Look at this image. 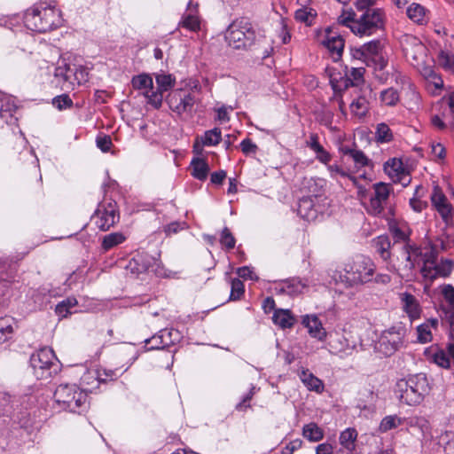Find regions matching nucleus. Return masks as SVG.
Returning <instances> with one entry per match:
<instances>
[{"label":"nucleus","instance_id":"obj_3","mask_svg":"<svg viewBox=\"0 0 454 454\" xmlns=\"http://www.w3.org/2000/svg\"><path fill=\"white\" fill-rule=\"evenodd\" d=\"M24 21L28 29L45 33L60 27L63 19L54 4L40 3L26 12Z\"/></svg>","mask_w":454,"mask_h":454},{"label":"nucleus","instance_id":"obj_63","mask_svg":"<svg viewBox=\"0 0 454 454\" xmlns=\"http://www.w3.org/2000/svg\"><path fill=\"white\" fill-rule=\"evenodd\" d=\"M240 147L245 154L255 153L257 151V145L249 138L242 140Z\"/></svg>","mask_w":454,"mask_h":454},{"label":"nucleus","instance_id":"obj_55","mask_svg":"<svg viewBox=\"0 0 454 454\" xmlns=\"http://www.w3.org/2000/svg\"><path fill=\"white\" fill-rule=\"evenodd\" d=\"M98 373V379L100 383H106L117 380L119 377L118 370H111L106 368H96Z\"/></svg>","mask_w":454,"mask_h":454},{"label":"nucleus","instance_id":"obj_54","mask_svg":"<svg viewBox=\"0 0 454 454\" xmlns=\"http://www.w3.org/2000/svg\"><path fill=\"white\" fill-rule=\"evenodd\" d=\"M245 292V286L243 282L239 278H234L231 280V294H230V300L231 301H237L241 298V296L244 294Z\"/></svg>","mask_w":454,"mask_h":454},{"label":"nucleus","instance_id":"obj_61","mask_svg":"<svg viewBox=\"0 0 454 454\" xmlns=\"http://www.w3.org/2000/svg\"><path fill=\"white\" fill-rule=\"evenodd\" d=\"M351 158L357 168L364 167L369 164V159L360 150H355V152L352 153Z\"/></svg>","mask_w":454,"mask_h":454},{"label":"nucleus","instance_id":"obj_24","mask_svg":"<svg viewBox=\"0 0 454 454\" xmlns=\"http://www.w3.org/2000/svg\"><path fill=\"white\" fill-rule=\"evenodd\" d=\"M399 296L403 309L411 321L419 318L421 308L417 298L409 293H402Z\"/></svg>","mask_w":454,"mask_h":454},{"label":"nucleus","instance_id":"obj_21","mask_svg":"<svg viewBox=\"0 0 454 454\" xmlns=\"http://www.w3.org/2000/svg\"><path fill=\"white\" fill-rule=\"evenodd\" d=\"M320 42L321 44L329 51L335 60L341 57L344 49V40L340 35L333 32L331 27L325 29L323 38Z\"/></svg>","mask_w":454,"mask_h":454},{"label":"nucleus","instance_id":"obj_46","mask_svg":"<svg viewBox=\"0 0 454 454\" xmlns=\"http://www.w3.org/2000/svg\"><path fill=\"white\" fill-rule=\"evenodd\" d=\"M155 80L157 89L154 90V92H160L162 96L165 91H168L175 85V79L170 74H157Z\"/></svg>","mask_w":454,"mask_h":454},{"label":"nucleus","instance_id":"obj_43","mask_svg":"<svg viewBox=\"0 0 454 454\" xmlns=\"http://www.w3.org/2000/svg\"><path fill=\"white\" fill-rule=\"evenodd\" d=\"M408 18L415 23L422 24L426 20V9L419 4H411L407 7Z\"/></svg>","mask_w":454,"mask_h":454},{"label":"nucleus","instance_id":"obj_1","mask_svg":"<svg viewBox=\"0 0 454 454\" xmlns=\"http://www.w3.org/2000/svg\"><path fill=\"white\" fill-rule=\"evenodd\" d=\"M386 15L382 9H370L363 12L358 18L352 11H344L338 17V23L345 26L356 35L369 36L383 29Z\"/></svg>","mask_w":454,"mask_h":454},{"label":"nucleus","instance_id":"obj_40","mask_svg":"<svg viewBox=\"0 0 454 454\" xmlns=\"http://www.w3.org/2000/svg\"><path fill=\"white\" fill-rule=\"evenodd\" d=\"M419 73L423 77L429 82L430 85L434 86L435 90H440L443 87V81L442 77L434 70V68L427 65Z\"/></svg>","mask_w":454,"mask_h":454},{"label":"nucleus","instance_id":"obj_38","mask_svg":"<svg viewBox=\"0 0 454 454\" xmlns=\"http://www.w3.org/2000/svg\"><path fill=\"white\" fill-rule=\"evenodd\" d=\"M302 435L309 442H319L324 438V430L316 423L310 422L304 425L302 428Z\"/></svg>","mask_w":454,"mask_h":454},{"label":"nucleus","instance_id":"obj_16","mask_svg":"<svg viewBox=\"0 0 454 454\" xmlns=\"http://www.w3.org/2000/svg\"><path fill=\"white\" fill-rule=\"evenodd\" d=\"M119 213L115 202L101 203L92 215L95 225L102 231L113 227L119 221Z\"/></svg>","mask_w":454,"mask_h":454},{"label":"nucleus","instance_id":"obj_39","mask_svg":"<svg viewBox=\"0 0 454 454\" xmlns=\"http://www.w3.org/2000/svg\"><path fill=\"white\" fill-rule=\"evenodd\" d=\"M410 428H416L421 435L425 436L430 432V423L427 419L422 416H415L405 420Z\"/></svg>","mask_w":454,"mask_h":454},{"label":"nucleus","instance_id":"obj_2","mask_svg":"<svg viewBox=\"0 0 454 454\" xmlns=\"http://www.w3.org/2000/svg\"><path fill=\"white\" fill-rule=\"evenodd\" d=\"M450 235L443 234L438 238L428 251L424 252L423 265L420 269L424 278L430 281L437 278H447L454 269V262L450 259L437 260L439 251H446L450 247Z\"/></svg>","mask_w":454,"mask_h":454},{"label":"nucleus","instance_id":"obj_58","mask_svg":"<svg viewBox=\"0 0 454 454\" xmlns=\"http://www.w3.org/2000/svg\"><path fill=\"white\" fill-rule=\"evenodd\" d=\"M377 139L379 142L386 143L392 140V133L389 127L385 123H380L377 127Z\"/></svg>","mask_w":454,"mask_h":454},{"label":"nucleus","instance_id":"obj_53","mask_svg":"<svg viewBox=\"0 0 454 454\" xmlns=\"http://www.w3.org/2000/svg\"><path fill=\"white\" fill-rule=\"evenodd\" d=\"M181 25L191 31H197L200 29V22L197 15L188 13L184 15Z\"/></svg>","mask_w":454,"mask_h":454},{"label":"nucleus","instance_id":"obj_4","mask_svg":"<svg viewBox=\"0 0 454 454\" xmlns=\"http://www.w3.org/2000/svg\"><path fill=\"white\" fill-rule=\"evenodd\" d=\"M429 383L423 373L401 379L396 382L395 393L400 402L407 405H418L429 393Z\"/></svg>","mask_w":454,"mask_h":454},{"label":"nucleus","instance_id":"obj_9","mask_svg":"<svg viewBox=\"0 0 454 454\" xmlns=\"http://www.w3.org/2000/svg\"><path fill=\"white\" fill-rule=\"evenodd\" d=\"M424 253L417 247L404 245L390 262L388 270L395 272L401 278L413 276L416 265L423 262Z\"/></svg>","mask_w":454,"mask_h":454},{"label":"nucleus","instance_id":"obj_26","mask_svg":"<svg viewBox=\"0 0 454 454\" xmlns=\"http://www.w3.org/2000/svg\"><path fill=\"white\" fill-rule=\"evenodd\" d=\"M302 324L308 329L309 335L318 340H323L326 337V332L319 318L315 315H306L302 318Z\"/></svg>","mask_w":454,"mask_h":454},{"label":"nucleus","instance_id":"obj_52","mask_svg":"<svg viewBox=\"0 0 454 454\" xmlns=\"http://www.w3.org/2000/svg\"><path fill=\"white\" fill-rule=\"evenodd\" d=\"M165 331H160V333L153 335L152 338L145 340V348L146 350L160 349L164 348L168 345L167 341L163 340V334Z\"/></svg>","mask_w":454,"mask_h":454},{"label":"nucleus","instance_id":"obj_20","mask_svg":"<svg viewBox=\"0 0 454 454\" xmlns=\"http://www.w3.org/2000/svg\"><path fill=\"white\" fill-rule=\"evenodd\" d=\"M328 347L332 354L340 357H347L352 355L356 344L354 341H350L346 335L335 333L331 336Z\"/></svg>","mask_w":454,"mask_h":454},{"label":"nucleus","instance_id":"obj_30","mask_svg":"<svg viewBox=\"0 0 454 454\" xmlns=\"http://www.w3.org/2000/svg\"><path fill=\"white\" fill-rule=\"evenodd\" d=\"M14 100L8 96H0V119L4 122H9L16 111Z\"/></svg>","mask_w":454,"mask_h":454},{"label":"nucleus","instance_id":"obj_37","mask_svg":"<svg viewBox=\"0 0 454 454\" xmlns=\"http://www.w3.org/2000/svg\"><path fill=\"white\" fill-rule=\"evenodd\" d=\"M373 247L376 252L380 255L384 261L390 259V247L391 243L387 236H379L373 239Z\"/></svg>","mask_w":454,"mask_h":454},{"label":"nucleus","instance_id":"obj_12","mask_svg":"<svg viewBox=\"0 0 454 454\" xmlns=\"http://www.w3.org/2000/svg\"><path fill=\"white\" fill-rule=\"evenodd\" d=\"M30 364L38 380L50 379L58 371V362L52 349L43 348L30 357Z\"/></svg>","mask_w":454,"mask_h":454},{"label":"nucleus","instance_id":"obj_28","mask_svg":"<svg viewBox=\"0 0 454 454\" xmlns=\"http://www.w3.org/2000/svg\"><path fill=\"white\" fill-rule=\"evenodd\" d=\"M297 210L301 217L308 221L315 220L318 213L313 198L308 196L300 200Z\"/></svg>","mask_w":454,"mask_h":454},{"label":"nucleus","instance_id":"obj_47","mask_svg":"<svg viewBox=\"0 0 454 454\" xmlns=\"http://www.w3.org/2000/svg\"><path fill=\"white\" fill-rule=\"evenodd\" d=\"M350 110L354 115L364 117L369 110V102L364 97H358L350 104Z\"/></svg>","mask_w":454,"mask_h":454},{"label":"nucleus","instance_id":"obj_35","mask_svg":"<svg viewBox=\"0 0 454 454\" xmlns=\"http://www.w3.org/2000/svg\"><path fill=\"white\" fill-rule=\"evenodd\" d=\"M438 320L435 318L428 319L426 323L417 327L418 340L421 343H427L432 340L431 328H436Z\"/></svg>","mask_w":454,"mask_h":454},{"label":"nucleus","instance_id":"obj_8","mask_svg":"<svg viewBox=\"0 0 454 454\" xmlns=\"http://www.w3.org/2000/svg\"><path fill=\"white\" fill-rule=\"evenodd\" d=\"M57 407L70 412H80L87 408V394L76 385L62 384L54 392Z\"/></svg>","mask_w":454,"mask_h":454},{"label":"nucleus","instance_id":"obj_50","mask_svg":"<svg viewBox=\"0 0 454 454\" xmlns=\"http://www.w3.org/2000/svg\"><path fill=\"white\" fill-rule=\"evenodd\" d=\"M77 305V300L74 297H68L67 299L59 302L56 308L55 312L60 317H67L71 314V309Z\"/></svg>","mask_w":454,"mask_h":454},{"label":"nucleus","instance_id":"obj_32","mask_svg":"<svg viewBox=\"0 0 454 454\" xmlns=\"http://www.w3.org/2000/svg\"><path fill=\"white\" fill-rule=\"evenodd\" d=\"M357 431L353 427L346 428L340 434V444L349 452L356 450V442L357 439Z\"/></svg>","mask_w":454,"mask_h":454},{"label":"nucleus","instance_id":"obj_42","mask_svg":"<svg viewBox=\"0 0 454 454\" xmlns=\"http://www.w3.org/2000/svg\"><path fill=\"white\" fill-rule=\"evenodd\" d=\"M380 100L382 106H394L400 100V95L396 89L387 88L380 93Z\"/></svg>","mask_w":454,"mask_h":454},{"label":"nucleus","instance_id":"obj_5","mask_svg":"<svg viewBox=\"0 0 454 454\" xmlns=\"http://www.w3.org/2000/svg\"><path fill=\"white\" fill-rule=\"evenodd\" d=\"M374 272L373 262L368 257L359 255L344 264L342 270L339 272V278L347 286L352 287L370 282Z\"/></svg>","mask_w":454,"mask_h":454},{"label":"nucleus","instance_id":"obj_15","mask_svg":"<svg viewBox=\"0 0 454 454\" xmlns=\"http://www.w3.org/2000/svg\"><path fill=\"white\" fill-rule=\"evenodd\" d=\"M131 83L135 90L141 91L145 98H146L149 105L155 109H159L161 106L163 96L160 92H154L153 81L150 74H137L132 78Z\"/></svg>","mask_w":454,"mask_h":454},{"label":"nucleus","instance_id":"obj_57","mask_svg":"<svg viewBox=\"0 0 454 454\" xmlns=\"http://www.w3.org/2000/svg\"><path fill=\"white\" fill-rule=\"evenodd\" d=\"M220 243L228 250H231L235 247L236 239L227 227L223 228L222 231Z\"/></svg>","mask_w":454,"mask_h":454},{"label":"nucleus","instance_id":"obj_7","mask_svg":"<svg viewBox=\"0 0 454 454\" xmlns=\"http://www.w3.org/2000/svg\"><path fill=\"white\" fill-rule=\"evenodd\" d=\"M368 202H363L366 212L377 217H384L388 220L394 215V210L390 204V195L393 189L390 184L380 182L372 185Z\"/></svg>","mask_w":454,"mask_h":454},{"label":"nucleus","instance_id":"obj_44","mask_svg":"<svg viewBox=\"0 0 454 454\" xmlns=\"http://www.w3.org/2000/svg\"><path fill=\"white\" fill-rule=\"evenodd\" d=\"M406 419L400 418L396 415L386 416L380 421L379 430L386 433L391 429H395L405 422Z\"/></svg>","mask_w":454,"mask_h":454},{"label":"nucleus","instance_id":"obj_64","mask_svg":"<svg viewBox=\"0 0 454 454\" xmlns=\"http://www.w3.org/2000/svg\"><path fill=\"white\" fill-rule=\"evenodd\" d=\"M442 294L444 299L454 309V287L450 285L444 286L442 289Z\"/></svg>","mask_w":454,"mask_h":454},{"label":"nucleus","instance_id":"obj_13","mask_svg":"<svg viewBox=\"0 0 454 454\" xmlns=\"http://www.w3.org/2000/svg\"><path fill=\"white\" fill-rule=\"evenodd\" d=\"M406 329L402 325H394L384 330L375 344L377 352L384 356L394 355L403 345Z\"/></svg>","mask_w":454,"mask_h":454},{"label":"nucleus","instance_id":"obj_34","mask_svg":"<svg viewBox=\"0 0 454 454\" xmlns=\"http://www.w3.org/2000/svg\"><path fill=\"white\" fill-rule=\"evenodd\" d=\"M272 320L275 325L283 329L291 328L295 323V318L288 309H277L273 314Z\"/></svg>","mask_w":454,"mask_h":454},{"label":"nucleus","instance_id":"obj_31","mask_svg":"<svg viewBox=\"0 0 454 454\" xmlns=\"http://www.w3.org/2000/svg\"><path fill=\"white\" fill-rule=\"evenodd\" d=\"M81 383L84 387L82 389L84 393L96 390L100 384L96 369L87 370L81 378Z\"/></svg>","mask_w":454,"mask_h":454},{"label":"nucleus","instance_id":"obj_11","mask_svg":"<svg viewBox=\"0 0 454 454\" xmlns=\"http://www.w3.org/2000/svg\"><path fill=\"white\" fill-rule=\"evenodd\" d=\"M401 46L406 60L419 72L427 65V50L422 42L411 35H404L401 38Z\"/></svg>","mask_w":454,"mask_h":454},{"label":"nucleus","instance_id":"obj_48","mask_svg":"<svg viewBox=\"0 0 454 454\" xmlns=\"http://www.w3.org/2000/svg\"><path fill=\"white\" fill-rule=\"evenodd\" d=\"M126 239L121 232H113L104 236L102 240V248L106 251L121 244Z\"/></svg>","mask_w":454,"mask_h":454},{"label":"nucleus","instance_id":"obj_6","mask_svg":"<svg viewBox=\"0 0 454 454\" xmlns=\"http://www.w3.org/2000/svg\"><path fill=\"white\" fill-rule=\"evenodd\" d=\"M227 43L237 50L250 49L258 41V35L253 24L247 19L241 18L233 20L225 33Z\"/></svg>","mask_w":454,"mask_h":454},{"label":"nucleus","instance_id":"obj_23","mask_svg":"<svg viewBox=\"0 0 454 454\" xmlns=\"http://www.w3.org/2000/svg\"><path fill=\"white\" fill-rule=\"evenodd\" d=\"M309 2L310 0H297L301 7L294 13L295 20L308 27L312 26L317 17L316 9L309 5Z\"/></svg>","mask_w":454,"mask_h":454},{"label":"nucleus","instance_id":"obj_14","mask_svg":"<svg viewBox=\"0 0 454 454\" xmlns=\"http://www.w3.org/2000/svg\"><path fill=\"white\" fill-rule=\"evenodd\" d=\"M167 101L169 108L182 118H192L199 103L194 94L183 90L170 93Z\"/></svg>","mask_w":454,"mask_h":454},{"label":"nucleus","instance_id":"obj_27","mask_svg":"<svg viewBox=\"0 0 454 454\" xmlns=\"http://www.w3.org/2000/svg\"><path fill=\"white\" fill-rule=\"evenodd\" d=\"M298 376L309 391H315L317 393H322L324 391L325 386L323 381L309 372V369L301 368L298 372Z\"/></svg>","mask_w":454,"mask_h":454},{"label":"nucleus","instance_id":"obj_33","mask_svg":"<svg viewBox=\"0 0 454 454\" xmlns=\"http://www.w3.org/2000/svg\"><path fill=\"white\" fill-rule=\"evenodd\" d=\"M324 185V180L314 177H305L301 184V189L307 192L308 197L317 198L320 196Z\"/></svg>","mask_w":454,"mask_h":454},{"label":"nucleus","instance_id":"obj_62","mask_svg":"<svg viewBox=\"0 0 454 454\" xmlns=\"http://www.w3.org/2000/svg\"><path fill=\"white\" fill-rule=\"evenodd\" d=\"M376 0H354V5L358 12H364L370 9H375Z\"/></svg>","mask_w":454,"mask_h":454},{"label":"nucleus","instance_id":"obj_29","mask_svg":"<svg viewBox=\"0 0 454 454\" xmlns=\"http://www.w3.org/2000/svg\"><path fill=\"white\" fill-rule=\"evenodd\" d=\"M305 287L306 284L301 282L299 278H291L281 282L276 289L280 294L294 296L301 294Z\"/></svg>","mask_w":454,"mask_h":454},{"label":"nucleus","instance_id":"obj_51","mask_svg":"<svg viewBox=\"0 0 454 454\" xmlns=\"http://www.w3.org/2000/svg\"><path fill=\"white\" fill-rule=\"evenodd\" d=\"M13 333L12 319L11 317L0 318V344L8 340Z\"/></svg>","mask_w":454,"mask_h":454},{"label":"nucleus","instance_id":"obj_17","mask_svg":"<svg viewBox=\"0 0 454 454\" xmlns=\"http://www.w3.org/2000/svg\"><path fill=\"white\" fill-rule=\"evenodd\" d=\"M159 262L146 253L137 254L128 263L127 270L132 274L139 275L145 272H153L161 276Z\"/></svg>","mask_w":454,"mask_h":454},{"label":"nucleus","instance_id":"obj_10","mask_svg":"<svg viewBox=\"0 0 454 454\" xmlns=\"http://www.w3.org/2000/svg\"><path fill=\"white\" fill-rule=\"evenodd\" d=\"M54 79L57 85L63 90H72L88 80V72L82 67H72L65 60L58 62L54 71Z\"/></svg>","mask_w":454,"mask_h":454},{"label":"nucleus","instance_id":"obj_45","mask_svg":"<svg viewBox=\"0 0 454 454\" xmlns=\"http://www.w3.org/2000/svg\"><path fill=\"white\" fill-rule=\"evenodd\" d=\"M202 145L215 146L218 145L222 140V132L219 128H214L207 130L204 135L200 137Z\"/></svg>","mask_w":454,"mask_h":454},{"label":"nucleus","instance_id":"obj_19","mask_svg":"<svg viewBox=\"0 0 454 454\" xmlns=\"http://www.w3.org/2000/svg\"><path fill=\"white\" fill-rule=\"evenodd\" d=\"M432 205L440 214L442 219L447 226L453 223L454 210L447 197L438 185H434L430 196Z\"/></svg>","mask_w":454,"mask_h":454},{"label":"nucleus","instance_id":"obj_56","mask_svg":"<svg viewBox=\"0 0 454 454\" xmlns=\"http://www.w3.org/2000/svg\"><path fill=\"white\" fill-rule=\"evenodd\" d=\"M391 233L398 240H406L409 238V230L405 224L391 223L389 226Z\"/></svg>","mask_w":454,"mask_h":454},{"label":"nucleus","instance_id":"obj_36","mask_svg":"<svg viewBox=\"0 0 454 454\" xmlns=\"http://www.w3.org/2000/svg\"><path fill=\"white\" fill-rule=\"evenodd\" d=\"M192 176L200 181L207 177L209 167L203 159L195 158L191 162Z\"/></svg>","mask_w":454,"mask_h":454},{"label":"nucleus","instance_id":"obj_18","mask_svg":"<svg viewBox=\"0 0 454 454\" xmlns=\"http://www.w3.org/2000/svg\"><path fill=\"white\" fill-rule=\"evenodd\" d=\"M354 56L363 59L364 61L371 59L375 63L376 69L383 70L387 65V60L381 54V47L379 41L373 40L356 50Z\"/></svg>","mask_w":454,"mask_h":454},{"label":"nucleus","instance_id":"obj_60","mask_svg":"<svg viewBox=\"0 0 454 454\" xmlns=\"http://www.w3.org/2000/svg\"><path fill=\"white\" fill-rule=\"evenodd\" d=\"M52 104L59 110H63L67 108H70L73 106V101L70 97L67 94H63L60 96H57L53 98Z\"/></svg>","mask_w":454,"mask_h":454},{"label":"nucleus","instance_id":"obj_59","mask_svg":"<svg viewBox=\"0 0 454 454\" xmlns=\"http://www.w3.org/2000/svg\"><path fill=\"white\" fill-rule=\"evenodd\" d=\"M434 361L442 368L450 367V359L446 350L440 349L436 351L434 355Z\"/></svg>","mask_w":454,"mask_h":454},{"label":"nucleus","instance_id":"obj_49","mask_svg":"<svg viewBox=\"0 0 454 454\" xmlns=\"http://www.w3.org/2000/svg\"><path fill=\"white\" fill-rule=\"evenodd\" d=\"M437 63L443 69L454 72V54L449 51H440L437 56Z\"/></svg>","mask_w":454,"mask_h":454},{"label":"nucleus","instance_id":"obj_25","mask_svg":"<svg viewBox=\"0 0 454 454\" xmlns=\"http://www.w3.org/2000/svg\"><path fill=\"white\" fill-rule=\"evenodd\" d=\"M306 146L314 152L315 157L319 162L327 165L331 161L332 155L321 145L317 134L311 133L309 135L306 140Z\"/></svg>","mask_w":454,"mask_h":454},{"label":"nucleus","instance_id":"obj_22","mask_svg":"<svg viewBox=\"0 0 454 454\" xmlns=\"http://www.w3.org/2000/svg\"><path fill=\"white\" fill-rule=\"evenodd\" d=\"M384 170L395 183L406 184L410 182L409 173L400 159L393 158L386 161Z\"/></svg>","mask_w":454,"mask_h":454},{"label":"nucleus","instance_id":"obj_41","mask_svg":"<svg viewBox=\"0 0 454 454\" xmlns=\"http://www.w3.org/2000/svg\"><path fill=\"white\" fill-rule=\"evenodd\" d=\"M364 68V67H352L346 73V79L343 81L344 88L348 86H356L363 82Z\"/></svg>","mask_w":454,"mask_h":454}]
</instances>
